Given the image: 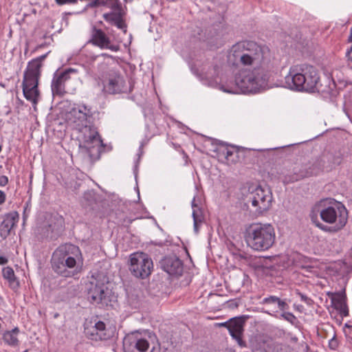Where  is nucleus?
<instances>
[{
  "label": "nucleus",
  "mask_w": 352,
  "mask_h": 352,
  "mask_svg": "<svg viewBox=\"0 0 352 352\" xmlns=\"http://www.w3.org/2000/svg\"><path fill=\"white\" fill-rule=\"evenodd\" d=\"M245 320L242 317H235L230 319L228 328L231 337L235 340L241 347H246V342L243 340Z\"/></svg>",
  "instance_id": "18"
},
{
  "label": "nucleus",
  "mask_w": 352,
  "mask_h": 352,
  "mask_svg": "<svg viewBox=\"0 0 352 352\" xmlns=\"http://www.w3.org/2000/svg\"><path fill=\"white\" fill-rule=\"evenodd\" d=\"M239 256L241 258H245V257L244 256H243L242 254H239Z\"/></svg>",
  "instance_id": "43"
},
{
  "label": "nucleus",
  "mask_w": 352,
  "mask_h": 352,
  "mask_svg": "<svg viewBox=\"0 0 352 352\" xmlns=\"http://www.w3.org/2000/svg\"><path fill=\"white\" fill-rule=\"evenodd\" d=\"M20 333L19 328L16 327L12 330H7L2 334V340L4 343L10 346L16 347L19 344L18 335Z\"/></svg>",
  "instance_id": "21"
},
{
  "label": "nucleus",
  "mask_w": 352,
  "mask_h": 352,
  "mask_svg": "<svg viewBox=\"0 0 352 352\" xmlns=\"http://www.w3.org/2000/svg\"><path fill=\"white\" fill-rule=\"evenodd\" d=\"M182 153L183 154L185 155L186 157H188V155H186V153H185V151H182Z\"/></svg>",
  "instance_id": "42"
},
{
  "label": "nucleus",
  "mask_w": 352,
  "mask_h": 352,
  "mask_svg": "<svg viewBox=\"0 0 352 352\" xmlns=\"http://www.w3.org/2000/svg\"><path fill=\"white\" fill-rule=\"evenodd\" d=\"M64 219L62 217H51L46 224L36 228V236L39 241L56 239L63 230Z\"/></svg>",
  "instance_id": "11"
},
{
  "label": "nucleus",
  "mask_w": 352,
  "mask_h": 352,
  "mask_svg": "<svg viewBox=\"0 0 352 352\" xmlns=\"http://www.w3.org/2000/svg\"><path fill=\"white\" fill-rule=\"evenodd\" d=\"M153 270V261L147 254L137 252L130 255L129 270L134 276L142 279L146 278Z\"/></svg>",
  "instance_id": "8"
},
{
  "label": "nucleus",
  "mask_w": 352,
  "mask_h": 352,
  "mask_svg": "<svg viewBox=\"0 0 352 352\" xmlns=\"http://www.w3.org/2000/svg\"><path fill=\"white\" fill-rule=\"evenodd\" d=\"M230 324V319L228 321L223 322H218L214 324V327H226L228 329L229 326Z\"/></svg>",
  "instance_id": "34"
},
{
  "label": "nucleus",
  "mask_w": 352,
  "mask_h": 352,
  "mask_svg": "<svg viewBox=\"0 0 352 352\" xmlns=\"http://www.w3.org/2000/svg\"><path fill=\"white\" fill-rule=\"evenodd\" d=\"M321 219L329 224L339 223L345 226L348 219V212L341 203L328 206L320 212Z\"/></svg>",
  "instance_id": "13"
},
{
  "label": "nucleus",
  "mask_w": 352,
  "mask_h": 352,
  "mask_svg": "<svg viewBox=\"0 0 352 352\" xmlns=\"http://www.w3.org/2000/svg\"><path fill=\"white\" fill-rule=\"evenodd\" d=\"M162 269L170 275L181 276L183 272V263L176 256H168L161 261Z\"/></svg>",
  "instance_id": "19"
},
{
  "label": "nucleus",
  "mask_w": 352,
  "mask_h": 352,
  "mask_svg": "<svg viewBox=\"0 0 352 352\" xmlns=\"http://www.w3.org/2000/svg\"><path fill=\"white\" fill-rule=\"evenodd\" d=\"M2 151V146L0 144V153Z\"/></svg>",
  "instance_id": "44"
},
{
  "label": "nucleus",
  "mask_w": 352,
  "mask_h": 352,
  "mask_svg": "<svg viewBox=\"0 0 352 352\" xmlns=\"http://www.w3.org/2000/svg\"><path fill=\"white\" fill-rule=\"evenodd\" d=\"M87 6L109 9V12L102 14V19L109 25L116 26L124 33L126 32L127 25L124 19L126 13L120 0H90Z\"/></svg>",
  "instance_id": "6"
},
{
  "label": "nucleus",
  "mask_w": 352,
  "mask_h": 352,
  "mask_svg": "<svg viewBox=\"0 0 352 352\" xmlns=\"http://www.w3.org/2000/svg\"><path fill=\"white\" fill-rule=\"evenodd\" d=\"M130 344L140 352H145L149 347L148 340L144 338L134 339L131 341Z\"/></svg>",
  "instance_id": "27"
},
{
  "label": "nucleus",
  "mask_w": 352,
  "mask_h": 352,
  "mask_svg": "<svg viewBox=\"0 0 352 352\" xmlns=\"http://www.w3.org/2000/svg\"><path fill=\"white\" fill-rule=\"evenodd\" d=\"M19 214L16 211H12L3 217L0 224V236L6 239L11 233V230L16 226L19 221Z\"/></svg>",
  "instance_id": "20"
},
{
  "label": "nucleus",
  "mask_w": 352,
  "mask_h": 352,
  "mask_svg": "<svg viewBox=\"0 0 352 352\" xmlns=\"http://www.w3.org/2000/svg\"><path fill=\"white\" fill-rule=\"evenodd\" d=\"M48 54L49 52L29 61L23 73L22 81L23 96L33 105H36L39 100L38 83L41 76L43 63Z\"/></svg>",
  "instance_id": "4"
},
{
  "label": "nucleus",
  "mask_w": 352,
  "mask_h": 352,
  "mask_svg": "<svg viewBox=\"0 0 352 352\" xmlns=\"http://www.w3.org/2000/svg\"><path fill=\"white\" fill-rule=\"evenodd\" d=\"M8 184V177L6 175L0 176V186H5Z\"/></svg>",
  "instance_id": "35"
},
{
  "label": "nucleus",
  "mask_w": 352,
  "mask_h": 352,
  "mask_svg": "<svg viewBox=\"0 0 352 352\" xmlns=\"http://www.w3.org/2000/svg\"><path fill=\"white\" fill-rule=\"evenodd\" d=\"M8 262V259L5 256H0V265H6Z\"/></svg>",
  "instance_id": "37"
},
{
  "label": "nucleus",
  "mask_w": 352,
  "mask_h": 352,
  "mask_svg": "<svg viewBox=\"0 0 352 352\" xmlns=\"http://www.w3.org/2000/svg\"><path fill=\"white\" fill-rule=\"evenodd\" d=\"M329 346L331 349H336L338 346V340L335 338L331 339L329 342Z\"/></svg>",
  "instance_id": "32"
},
{
  "label": "nucleus",
  "mask_w": 352,
  "mask_h": 352,
  "mask_svg": "<svg viewBox=\"0 0 352 352\" xmlns=\"http://www.w3.org/2000/svg\"><path fill=\"white\" fill-rule=\"evenodd\" d=\"M297 294L300 298L301 301L304 302L307 305H312L313 300L310 298H309L307 295H305L301 292H297Z\"/></svg>",
  "instance_id": "30"
},
{
  "label": "nucleus",
  "mask_w": 352,
  "mask_h": 352,
  "mask_svg": "<svg viewBox=\"0 0 352 352\" xmlns=\"http://www.w3.org/2000/svg\"><path fill=\"white\" fill-rule=\"evenodd\" d=\"M57 4L62 6L64 4L75 3L77 0H55Z\"/></svg>",
  "instance_id": "33"
},
{
  "label": "nucleus",
  "mask_w": 352,
  "mask_h": 352,
  "mask_svg": "<svg viewBox=\"0 0 352 352\" xmlns=\"http://www.w3.org/2000/svg\"><path fill=\"white\" fill-rule=\"evenodd\" d=\"M248 203H251L252 206L256 208L255 212L262 213L270 208L271 197L263 189L257 188L251 193Z\"/></svg>",
  "instance_id": "16"
},
{
  "label": "nucleus",
  "mask_w": 352,
  "mask_h": 352,
  "mask_svg": "<svg viewBox=\"0 0 352 352\" xmlns=\"http://www.w3.org/2000/svg\"><path fill=\"white\" fill-rule=\"evenodd\" d=\"M281 317L293 324L297 321V318L291 312H285L284 311L281 314Z\"/></svg>",
  "instance_id": "29"
},
{
  "label": "nucleus",
  "mask_w": 352,
  "mask_h": 352,
  "mask_svg": "<svg viewBox=\"0 0 352 352\" xmlns=\"http://www.w3.org/2000/svg\"><path fill=\"white\" fill-rule=\"evenodd\" d=\"M104 90L109 94L126 92L127 87L123 76L116 72L109 74L108 80L104 85Z\"/></svg>",
  "instance_id": "17"
},
{
  "label": "nucleus",
  "mask_w": 352,
  "mask_h": 352,
  "mask_svg": "<svg viewBox=\"0 0 352 352\" xmlns=\"http://www.w3.org/2000/svg\"><path fill=\"white\" fill-rule=\"evenodd\" d=\"M2 274L3 278L8 280L9 287L13 289L16 290L19 287V282L17 280L14 272L11 267H6L2 270Z\"/></svg>",
  "instance_id": "23"
},
{
  "label": "nucleus",
  "mask_w": 352,
  "mask_h": 352,
  "mask_svg": "<svg viewBox=\"0 0 352 352\" xmlns=\"http://www.w3.org/2000/svg\"><path fill=\"white\" fill-rule=\"evenodd\" d=\"M346 327L349 329V333L351 335V338H352V325L346 324Z\"/></svg>",
  "instance_id": "39"
},
{
  "label": "nucleus",
  "mask_w": 352,
  "mask_h": 352,
  "mask_svg": "<svg viewBox=\"0 0 352 352\" xmlns=\"http://www.w3.org/2000/svg\"><path fill=\"white\" fill-rule=\"evenodd\" d=\"M331 302L334 309H336L342 316H347L349 315V309L344 298L338 296L332 298Z\"/></svg>",
  "instance_id": "24"
},
{
  "label": "nucleus",
  "mask_w": 352,
  "mask_h": 352,
  "mask_svg": "<svg viewBox=\"0 0 352 352\" xmlns=\"http://www.w3.org/2000/svg\"><path fill=\"white\" fill-rule=\"evenodd\" d=\"M270 50L265 45L252 41H242L230 48L228 62L232 66H252V69H245L236 77V84L243 93H256L264 87L267 75L264 66L270 60Z\"/></svg>",
  "instance_id": "1"
},
{
  "label": "nucleus",
  "mask_w": 352,
  "mask_h": 352,
  "mask_svg": "<svg viewBox=\"0 0 352 352\" xmlns=\"http://www.w3.org/2000/svg\"><path fill=\"white\" fill-rule=\"evenodd\" d=\"M348 42L349 43H352V27L350 29V33H349V38H348Z\"/></svg>",
  "instance_id": "38"
},
{
  "label": "nucleus",
  "mask_w": 352,
  "mask_h": 352,
  "mask_svg": "<svg viewBox=\"0 0 352 352\" xmlns=\"http://www.w3.org/2000/svg\"><path fill=\"white\" fill-rule=\"evenodd\" d=\"M340 163L341 157L339 155L336 156L331 153H327L316 158L312 164L306 169L305 173H301V176L310 177L317 175L322 172L324 168L331 169Z\"/></svg>",
  "instance_id": "12"
},
{
  "label": "nucleus",
  "mask_w": 352,
  "mask_h": 352,
  "mask_svg": "<svg viewBox=\"0 0 352 352\" xmlns=\"http://www.w3.org/2000/svg\"><path fill=\"white\" fill-rule=\"evenodd\" d=\"M77 70L67 68L64 70H56L52 77L51 89L53 96L63 98L69 92L67 85L71 80V75L76 74Z\"/></svg>",
  "instance_id": "10"
},
{
  "label": "nucleus",
  "mask_w": 352,
  "mask_h": 352,
  "mask_svg": "<svg viewBox=\"0 0 352 352\" xmlns=\"http://www.w3.org/2000/svg\"><path fill=\"white\" fill-rule=\"evenodd\" d=\"M192 217L194 221V228L196 232H198V223L201 222V219H199L197 214L195 210H193Z\"/></svg>",
  "instance_id": "31"
},
{
  "label": "nucleus",
  "mask_w": 352,
  "mask_h": 352,
  "mask_svg": "<svg viewBox=\"0 0 352 352\" xmlns=\"http://www.w3.org/2000/svg\"><path fill=\"white\" fill-rule=\"evenodd\" d=\"M91 109L85 104L73 107L66 114V119L69 124L73 126L76 130L82 128L87 124H89V120L92 118Z\"/></svg>",
  "instance_id": "14"
},
{
  "label": "nucleus",
  "mask_w": 352,
  "mask_h": 352,
  "mask_svg": "<svg viewBox=\"0 0 352 352\" xmlns=\"http://www.w3.org/2000/svg\"><path fill=\"white\" fill-rule=\"evenodd\" d=\"M261 304L276 305L277 308L282 311L287 310L289 307L285 300H282L276 296H270L269 297L264 298L261 301Z\"/></svg>",
  "instance_id": "22"
},
{
  "label": "nucleus",
  "mask_w": 352,
  "mask_h": 352,
  "mask_svg": "<svg viewBox=\"0 0 352 352\" xmlns=\"http://www.w3.org/2000/svg\"><path fill=\"white\" fill-rule=\"evenodd\" d=\"M101 56H103V57H108V58H111L112 57L111 56H110V55H109L108 54H106V53H102L101 54Z\"/></svg>",
  "instance_id": "40"
},
{
  "label": "nucleus",
  "mask_w": 352,
  "mask_h": 352,
  "mask_svg": "<svg viewBox=\"0 0 352 352\" xmlns=\"http://www.w3.org/2000/svg\"><path fill=\"white\" fill-rule=\"evenodd\" d=\"M76 130L81 133V139L90 156L92 157L95 155L94 150H96V154L99 155L104 149V144L97 127L87 124Z\"/></svg>",
  "instance_id": "9"
},
{
  "label": "nucleus",
  "mask_w": 352,
  "mask_h": 352,
  "mask_svg": "<svg viewBox=\"0 0 352 352\" xmlns=\"http://www.w3.org/2000/svg\"><path fill=\"white\" fill-rule=\"evenodd\" d=\"M245 240L248 246L255 251L267 250L275 243V230L270 223H252L245 230Z\"/></svg>",
  "instance_id": "5"
},
{
  "label": "nucleus",
  "mask_w": 352,
  "mask_h": 352,
  "mask_svg": "<svg viewBox=\"0 0 352 352\" xmlns=\"http://www.w3.org/2000/svg\"><path fill=\"white\" fill-rule=\"evenodd\" d=\"M333 226H328L322 224L320 222H318L316 223V226L320 228L321 230L327 232H337L339 230H342L345 226H340L339 223H333Z\"/></svg>",
  "instance_id": "28"
},
{
  "label": "nucleus",
  "mask_w": 352,
  "mask_h": 352,
  "mask_svg": "<svg viewBox=\"0 0 352 352\" xmlns=\"http://www.w3.org/2000/svg\"><path fill=\"white\" fill-rule=\"evenodd\" d=\"M89 43L100 49L118 52L120 50L119 44L112 43L110 37L102 30L94 26L91 29V38Z\"/></svg>",
  "instance_id": "15"
},
{
  "label": "nucleus",
  "mask_w": 352,
  "mask_h": 352,
  "mask_svg": "<svg viewBox=\"0 0 352 352\" xmlns=\"http://www.w3.org/2000/svg\"><path fill=\"white\" fill-rule=\"evenodd\" d=\"M194 201L192 202V206H195Z\"/></svg>",
  "instance_id": "46"
},
{
  "label": "nucleus",
  "mask_w": 352,
  "mask_h": 352,
  "mask_svg": "<svg viewBox=\"0 0 352 352\" xmlns=\"http://www.w3.org/2000/svg\"><path fill=\"white\" fill-rule=\"evenodd\" d=\"M223 146L221 148V152L222 154L225 156L226 160L228 162H230L231 163H236L237 162V160H235L233 157L234 155H236V157H238L239 154V149L234 146H228L226 144H221Z\"/></svg>",
  "instance_id": "25"
},
{
  "label": "nucleus",
  "mask_w": 352,
  "mask_h": 352,
  "mask_svg": "<svg viewBox=\"0 0 352 352\" xmlns=\"http://www.w3.org/2000/svg\"><path fill=\"white\" fill-rule=\"evenodd\" d=\"M287 86L292 90L306 92H325L320 82L318 69L308 64L297 65L292 67L285 77Z\"/></svg>",
  "instance_id": "3"
},
{
  "label": "nucleus",
  "mask_w": 352,
  "mask_h": 352,
  "mask_svg": "<svg viewBox=\"0 0 352 352\" xmlns=\"http://www.w3.org/2000/svg\"><path fill=\"white\" fill-rule=\"evenodd\" d=\"M351 67H352V66H351Z\"/></svg>",
  "instance_id": "47"
},
{
  "label": "nucleus",
  "mask_w": 352,
  "mask_h": 352,
  "mask_svg": "<svg viewBox=\"0 0 352 352\" xmlns=\"http://www.w3.org/2000/svg\"><path fill=\"white\" fill-rule=\"evenodd\" d=\"M104 277L101 275L91 276L87 283V298L91 304H96L100 307L110 305V292L105 285Z\"/></svg>",
  "instance_id": "7"
},
{
  "label": "nucleus",
  "mask_w": 352,
  "mask_h": 352,
  "mask_svg": "<svg viewBox=\"0 0 352 352\" xmlns=\"http://www.w3.org/2000/svg\"><path fill=\"white\" fill-rule=\"evenodd\" d=\"M302 267L307 269V271H309V269L312 268L311 266Z\"/></svg>",
  "instance_id": "41"
},
{
  "label": "nucleus",
  "mask_w": 352,
  "mask_h": 352,
  "mask_svg": "<svg viewBox=\"0 0 352 352\" xmlns=\"http://www.w3.org/2000/svg\"><path fill=\"white\" fill-rule=\"evenodd\" d=\"M29 351V349H25L24 351L23 352H28Z\"/></svg>",
  "instance_id": "45"
},
{
  "label": "nucleus",
  "mask_w": 352,
  "mask_h": 352,
  "mask_svg": "<svg viewBox=\"0 0 352 352\" xmlns=\"http://www.w3.org/2000/svg\"><path fill=\"white\" fill-rule=\"evenodd\" d=\"M6 194L0 190V205L3 204L6 201Z\"/></svg>",
  "instance_id": "36"
},
{
  "label": "nucleus",
  "mask_w": 352,
  "mask_h": 352,
  "mask_svg": "<svg viewBox=\"0 0 352 352\" xmlns=\"http://www.w3.org/2000/svg\"><path fill=\"white\" fill-rule=\"evenodd\" d=\"M94 329V332L91 334L97 336L100 340H106L111 337V335L107 333L104 322L102 321H98L95 324Z\"/></svg>",
  "instance_id": "26"
},
{
  "label": "nucleus",
  "mask_w": 352,
  "mask_h": 352,
  "mask_svg": "<svg viewBox=\"0 0 352 352\" xmlns=\"http://www.w3.org/2000/svg\"><path fill=\"white\" fill-rule=\"evenodd\" d=\"M52 267L55 273L65 278L81 272L83 259L80 248L71 243L60 245L53 252Z\"/></svg>",
  "instance_id": "2"
}]
</instances>
